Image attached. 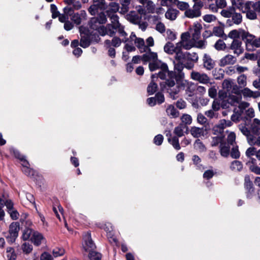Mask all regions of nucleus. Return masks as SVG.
Instances as JSON below:
<instances>
[{
    "label": "nucleus",
    "instance_id": "1",
    "mask_svg": "<svg viewBox=\"0 0 260 260\" xmlns=\"http://www.w3.org/2000/svg\"><path fill=\"white\" fill-rule=\"evenodd\" d=\"M180 60H178L179 62L175 64L174 69L175 71H177V75H176V72H169L168 70V72L166 73V75H167L169 77L168 79L166 81L160 83V86L162 90H166L170 94L171 98L175 100L176 98V95L179 92L178 88L177 89H175L174 91L172 90V87L175 86V81L178 82L180 80H181L183 76V74L181 72L182 70L183 69L182 64L180 63ZM178 83V82H177Z\"/></svg>",
    "mask_w": 260,
    "mask_h": 260
},
{
    "label": "nucleus",
    "instance_id": "2",
    "mask_svg": "<svg viewBox=\"0 0 260 260\" xmlns=\"http://www.w3.org/2000/svg\"><path fill=\"white\" fill-rule=\"evenodd\" d=\"M202 28V25L196 22L189 28L188 31L181 35V36L186 35L185 36V43L190 45V49L193 47L201 49L205 48L206 42L203 40H199Z\"/></svg>",
    "mask_w": 260,
    "mask_h": 260
},
{
    "label": "nucleus",
    "instance_id": "3",
    "mask_svg": "<svg viewBox=\"0 0 260 260\" xmlns=\"http://www.w3.org/2000/svg\"><path fill=\"white\" fill-rule=\"evenodd\" d=\"M142 59L144 63L151 61L149 64V68L151 71L160 69L161 71L158 73L159 78L161 79L166 78V73L168 72V66L167 64L157 59L156 53L150 52L148 53L144 54L142 55Z\"/></svg>",
    "mask_w": 260,
    "mask_h": 260
},
{
    "label": "nucleus",
    "instance_id": "4",
    "mask_svg": "<svg viewBox=\"0 0 260 260\" xmlns=\"http://www.w3.org/2000/svg\"><path fill=\"white\" fill-rule=\"evenodd\" d=\"M185 36L186 35L181 36V41L175 45L171 42L167 43L164 47V51L169 54H175V58L177 60L183 59L185 56L182 51V48L188 50L190 46L189 44L185 43Z\"/></svg>",
    "mask_w": 260,
    "mask_h": 260
},
{
    "label": "nucleus",
    "instance_id": "5",
    "mask_svg": "<svg viewBox=\"0 0 260 260\" xmlns=\"http://www.w3.org/2000/svg\"><path fill=\"white\" fill-rule=\"evenodd\" d=\"M260 13V3H252L250 1L247 2L245 9L243 10L242 13H246V17L249 20H255L257 18L256 13Z\"/></svg>",
    "mask_w": 260,
    "mask_h": 260
},
{
    "label": "nucleus",
    "instance_id": "6",
    "mask_svg": "<svg viewBox=\"0 0 260 260\" xmlns=\"http://www.w3.org/2000/svg\"><path fill=\"white\" fill-rule=\"evenodd\" d=\"M108 16L110 18L111 24H108L107 26L106 27L108 30H110L115 32L114 30L111 29V27H112L113 29H115L118 32L121 37H126L127 34L124 30L123 26L119 23L117 15L115 14H112L108 15Z\"/></svg>",
    "mask_w": 260,
    "mask_h": 260
},
{
    "label": "nucleus",
    "instance_id": "7",
    "mask_svg": "<svg viewBox=\"0 0 260 260\" xmlns=\"http://www.w3.org/2000/svg\"><path fill=\"white\" fill-rule=\"evenodd\" d=\"M122 41L124 43L134 41L135 44L141 52L149 51L150 50L148 46L145 45L144 40L141 38H137L135 34L133 32L131 34L129 38L123 37V38L122 39Z\"/></svg>",
    "mask_w": 260,
    "mask_h": 260
},
{
    "label": "nucleus",
    "instance_id": "8",
    "mask_svg": "<svg viewBox=\"0 0 260 260\" xmlns=\"http://www.w3.org/2000/svg\"><path fill=\"white\" fill-rule=\"evenodd\" d=\"M98 20L99 19L95 18H92L91 19L90 27L92 29L96 30L102 36L108 35L111 36L114 34V31H112L110 30H108L107 27H104L102 24L99 25Z\"/></svg>",
    "mask_w": 260,
    "mask_h": 260
},
{
    "label": "nucleus",
    "instance_id": "9",
    "mask_svg": "<svg viewBox=\"0 0 260 260\" xmlns=\"http://www.w3.org/2000/svg\"><path fill=\"white\" fill-rule=\"evenodd\" d=\"M180 82L181 86L180 87L178 86H174L173 87H172V90L174 91L175 89H177L178 88L179 90L180 88H183V89L185 90L186 94L189 96H191L193 95L195 89V86L194 84L190 82L183 79H181L180 80Z\"/></svg>",
    "mask_w": 260,
    "mask_h": 260
},
{
    "label": "nucleus",
    "instance_id": "10",
    "mask_svg": "<svg viewBox=\"0 0 260 260\" xmlns=\"http://www.w3.org/2000/svg\"><path fill=\"white\" fill-rule=\"evenodd\" d=\"M244 41L248 49L251 50L253 48L260 47V37L256 38L254 36L250 34L248 31L247 35H246Z\"/></svg>",
    "mask_w": 260,
    "mask_h": 260
},
{
    "label": "nucleus",
    "instance_id": "11",
    "mask_svg": "<svg viewBox=\"0 0 260 260\" xmlns=\"http://www.w3.org/2000/svg\"><path fill=\"white\" fill-rule=\"evenodd\" d=\"M83 247L86 251L90 250V249L94 250L96 248V246L91 239L90 231H88L84 233L83 235Z\"/></svg>",
    "mask_w": 260,
    "mask_h": 260
},
{
    "label": "nucleus",
    "instance_id": "12",
    "mask_svg": "<svg viewBox=\"0 0 260 260\" xmlns=\"http://www.w3.org/2000/svg\"><path fill=\"white\" fill-rule=\"evenodd\" d=\"M242 100V96L241 94H231L227 98L228 103L225 104L223 101L221 104L222 108H227L229 107V105L237 106Z\"/></svg>",
    "mask_w": 260,
    "mask_h": 260
},
{
    "label": "nucleus",
    "instance_id": "13",
    "mask_svg": "<svg viewBox=\"0 0 260 260\" xmlns=\"http://www.w3.org/2000/svg\"><path fill=\"white\" fill-rule=\"evenodd\" d=\"M246 35H247V31L243 29L239 28L230 31L228 35V37L232 39L233 41L239 40L238 39L240 38H241L243 40H245Z\"/></svg>",
    "mask_w": 260,
    "mask_h": 260
},
{
    "label": "nucleus",
    "instance_id": "14",
    "mask_svg": "<svg viewBox=\"0 0 260 260\" xmlns=\"http://www.w3.org/2000/svg\"><path fill=\"white\" fill-rule=\"evenodd\" d=\"M190 77L192 80L198 81L202 84H206L210 81L209 77L205 73L192 71L190 74Z\"/></svg>",
    "mask_w": 260,
    "mask_h": 260
},
{
    "label": "nucleus",
    "instance_id": "15",
    "mask_svg": "<svg viewBox=\"0 0 260 260\" xmlns=\"http://www.w3.org/2000/svg\"><path fill=\"white\" fill-rule=\"evenodd\" d=\"M232 125V122L230 120H226L225 119L220 120L219 123L213 128V133L215 135L218 134H221L223 132L224 128L231 126Z\"/></svg>",
    "mask_w": 260,
    "mask_h": 260
},
{
    "label": "nucleus",
    "instance_id": "16",
    "mask_svg": "<svg viewBox=\"0 0 260 260\" xmlns=\"http://www.w3.org/2000/svg\"><path fill=\"white\" fill-rule=\"evenodd\" d=\"M230 49L232 50L233 53L237 56L241 54L244 51L242 46V42L241 40L233 41L231 44Z\"/></svg>",
    "mask_w": 260,
    "mask_h": 260
},
{
    "label": "nucleus",
    "instance_id": "17",
    "mask_svg": "<svg viewBox=\"0 0 260 260\" xmlns=\"http://www.w3.org/2000/svg\"><path fill=\"white\" fill-rule=\"evenodd\" d=\"M71 16V20L76 25H79L83 20L86 19V13L85 11L82 10L79 12L73 13L72 12Z\"/></svg>",
    "mask_w": 260,
    "mask_h": 260
},
{
    "label": "nucleus",
    "instance_id": "18",
    "mask_svg": "<svg viewBox=\"0 0 260 260\" xmlns=\"http://www.w3.org/2000/svg\"><path fill=\"white\" fill-rule=\"evenodd\" d=\"M85 28L82 26L79 27L80 32L81 40L80 46L83 48H86L90 45V38L87 33L84 32Z\"/></svg>",
    "mask_w": 260,
    "mask_h": 260
},
{
    "label": "nucleus",
    "instance_id": "19",
    "mask_svg": "<svg viewBox=\"0 0 260 260\" xmlns=\"http://www.w3.org/2000/svg\"><path fill=\"white\" fill-rule=\"evenodd\" d=\"M236 61V58L234 56L228 54L220 60L219 64L221 67H224L229 64H233L235 63Z\"/></svg>",
    "mask_w": 260,
    "mask_h": 260
},
{
    "label": "nucleus",
    "instance_id": "20",
    "mask_svg": "<svg viewBox=\"0 0 260 260\" xmlns=\"http://www.w3.org/2000/svg\"><path fill=\"white\" fill-rule=\"evenodd\" d=\"M241 93L245 98H253L256 99L260 96V92L252 91L248 88H244L241 90Z\"/></svg>",
    "mask_w": 260,
    "mask_h": 260
},
{
    "label": "nucleus",
    "instance_id": "21",
    "mask_svg": "<svg viewBox=\"0 0 260 260\" xmlns=\"http://www.w3.org/2000/svg\"><path fill=\"white\" fill-rule=\"evenodd\" d=\"M126 19L129 22L134 24H139L141 17L135 11H131L126 15Z\"/></svg>",
    "mask_w": 260,
    "mask_h": 260
},
{
    "label": "nucleus",
    "instance_id": "22",
    "mask_svg": "<svg viewBox=\"0 0 260 260\" xmlns=\"http://www.w3.org/2000/svg\"><path fill=\"white\" fill-rule=\"evenodd\" d=\"M64 14H59V21L62 23H65L69 20V17L72 15V9L69 7H66L63 9Z\"/></svg>",
    "mask_w": 260,
    "mask_h": 260
},
{
    "label": "nucleus",
    "instance_id": "23",
    "mask_svg": "<svg viewBox=\"0 0 260 260\" xmlns=\"http://www.w3.org/2000/svg\"><path fill=\"white\" fill-rule=\"evenodd\" d=\"M231 1L234 9H238L242 12L245 9L247 2H245L244 0H231Z\"/></svg>",
    "mask_w": 260,
    "mask_h": 260
},
{
    "label": "nucleus",
    "instance_id": "24",
    "mask_svg": "<svg viewBox=\"0 0 260 260\" xmlns=\"http://www.w3.org/2000/svg\"><path fill=\"white\" fill-rule=\"evenodd\" d=\"M245 187L247 191V196L248 198H251L252 194L254 192V188L252 182L250 180L249 177H245Z\"/></svg>",
    "mask_w": 260,
    "mask_h": 260
},
{
    "label": "nucleus",
    "instance_id": "25",
    "mask_svg": "<svg viewBox=\"0 0 260 260\" xmlns=\"http://www.w3.org/2000/svg\"><path fill=\"white\" fill-rule=\"evenodd\" d=\"M203 60L204 66L206 69L210 70L214 68V61L209 55L205 54Z\"/></svg>",
    "mask_w": 260,
    "mask_h": 260
},
{
    "label": "nucleus",
    "instance_id": "26",
    "mask_svg": "<svg viewBox=\"0 0 260 260\" xmlns=\"http://www.w3.org/2000/svg\"><path fill=\"white\" fill-rule=\"evenodd\" d=\"M152 81L150 83V84L148 85L147 87V92L149 94L151 95L154 93L157 90V84L154 83V78L159 77L158 74L155 75L153 74L151 76Z\"/></svg>",
    "mask_w": 260,
    "mask_h": 260
},
{
    "label": "nucleus",
    "instance_id": "27",
    "mask_svg": "<svg viewBox=\"0 0 260 260\" xmlns=\"http://www.w3.org/2000/svg\"><path fill=\"white\" fill-rule=\"evenodd\" d=\"M178 13L179 11L177 10L170 8L166 12L165 17L171 21L175 20L178 15Z\"/></svg>",
    "mask_w": 260,
    "mask_h": 260
},
{
    "label": "nucleus",
    "instance_id": "28",
    "mask_svg": "<svg viewBox=\"0 0 260 260\" xmlns=\"http://www.w3.org/2000/svg\"><path fill=\"white\" fill-rule=\"evenodd\" d=\"M43 239L44 237L41 234L38 232H34L30 240L35 245L39 246L41 244V241Z\"/></svg>",
    "mask_w": 260,
    "mask_h": 260
},
{
    "label": "nucleus",
    "instance_id": "29",
    "mask_svg": "<svg viewBox=\"0 0 260 260\" xmlns=\"http://www.w3.org/2000/svg\"><path fill=\"white\" fill-rule=\"evenodd\" d=\"M184 14L188 18H193L199 17L201 15V11L197 10L194 8L188 9L185 11Z\"/></svg>",
    "mask_w": 260,
    "mask_h": 260
},
{
    "label": "nucleus",
    "instance_id": "30",
    "mask_svg": "<svg viewBox=\"0 0 260 260\" xmlns=\"http://www.w3.org/2000/svg\"><path fill=\"white\" fill-rule=\"evenodd\" d=\"M166 113L169 116L172 118L177 117L179 114L178 110L172 105H170L167 107Z\"/></svg>",
    "mask_w": 260,
    "mask_h": 260
},
{
    "label": "nucleus",
    "instance_id": "31",
    "mask_svg": "<svg viewBox=\"0 0 260 260\" xmlns=\"http://www.w3.org/2000/svg\"><path fill=\"white\" fill-rule=\"evenodd\" d=\"M18 231L17 229H10L9 233L6 236L8 241L11 243H13L18 236Z\"/></svg>",
    "mask_w": 260,
    "mask_h": 260
},
{
    "label": "nucleus",
    "instance_id": "32",
    "mask_svg": "<svg viewBox=\"0 0 260 260\" xmlns=\"http://www.w3.org/2000/svg\"><path fill=\"white\" fill-rule=\"evenodd\" d=\"M251 129L254 134L259 135L260 134V120L254 118L251 124Z\"/></svg>",
    "mask_w": 260,
    "mask_h": 260
},
{
    "label": "nucleus",
    "instance_id": "33",
    "mask_svg": "<svg viewBox=\"0 0 260 260\" xmlns=\"http://www.w3.org/2000/svg\"><path fill=\"white\" fill-rule=\"evenodd\" d=\"M230 146L228 144L223 142L220 144V153L221 156L227 157L229 155Z\"/></svg>",
    "mask_w": 260,
    "mask_h": 260
},
{
    "label": "nucleus",
    "instance_id": "34",
    "mask_svg": "<svg viewBox=\"0 0 260 260\" xmlns=\"http://www.w3.org/2000/svg\"><path fill=\"white\" fill-rule=\"evenodd\" d=\"M194 148L199 152L202 153L206 151V148L204 144L199 139L197 140L193 144Z\"/></svg>",
    "mask_w": 260,
    "mask_h": 260
},
{
    "label": "nucleus",
    "instance_id": "35",
    "mask_svg": "<svg viewBox=\"0 0 260 260\" xmlns=\"http://www.w3.org/2000/svg\"><path fill=\"white\" fill-rule=\"evenodd\" d=\"M190 133L192 136L195 138H198L204 135V131L203 128L194 126L191 127Z\"/></svg>",
    "mask_w": 260,
    "mask_h": 260
},
{
    "label": "nucleus",
    "instance_id": "36",
    "mask_svg": "<svg viewBox=\"0 0 260 260\" xmlns=\"http://www.w3.org/2000/svg\"><path fill=\"white\" fill-rule=\"evenodd\" d=\"M21 165L22 167V170L23 172H25L26 170H29V174L32 171V169L30 168V165L28 161L25 159V157L23 156L19 159Z\"/></svg>",
    "mask_w": 260,
    "mask_h": 260
},
{
    "label": "nucleus",
    "instance_id": "37",
    "mask_svg": "<svg viewBox=\"0 0 260 260\" xmlns=\"http://www.w3.org/2000/svg\"><path fill=\"white\" fill-rule=\"evenodd\" d=\"M159 19L158 16L156 17L155 29L159 32L162 34L166 31V26L163 23L158 21Z\"/></svg>",
    "mask_w": 260,
    "mask_h": 260
},
{
    "label": "nucleus",
    "instance_id": "38",
    "mask_svg": "<svg viewBox=\"0 0 260 260\" xmlns=\"http://www.w3.org/2000/svg\"><path fill=\"white\" fill-rule=\"evenodd\" d=\"M119 6L118 4L112 2L109 5L108 10L107 11L108 15L115 14L119 10Z\"/></svg>",
    "mask_w": 260,
    "mask_h": 260
},
{
    "label": "nucleus",
    "instance_id": "39",
    "mask_svg": "<svg viewBox=\"0 0 260 260\" xmlns=\"http://www.w3.org/2000/svg\"><path fill=\"white\" fill-rule=\"evenodd\" d=\"M230 168L234 171H240L243 168V165L240 161L234 160L232 162Z\"/></svg>",
    "mask_w": 260,
    "mask_h": 260
},
{
    "label": "nucleus",
    "instance_id": "40",
    "mask_svg": "<svg viewBox=\"0 0 260 260\" xmlns=\"http://www.w3.org/2000/svg\"><path fill=\"white\" fill-rule=\"evenodd\" d=\"M89 251L88 257L90 260H101V254L94 251L93 250H88Z\"/></svg>",
    "mask_w": 260,
    "mask_h": 260
},
{
    "label": "nucleus",
    "instance_id": "41",
    "mask_svg": "<svg viewBox=\"0 0 260 260\" xmlns=\"http://www.w3.org/2000/svg\"><path fill=\"white\" fill-rule=\"evenodd\" d=\"M168 142L172 145L173 147L176 150L180 149V146L179 143L178 138L176 137H173L172 138L169 137L168 138Z\"/></svg>",
    "mask_w": 260,
    "mask_h": 260
},
{
    "label": "nucleus",
    "instance_id": "42",
    "mask_svg": "<svg viewBox=\"0 0 260 260\" xmlns=\"http://www.w3.org/2000/svg\"><path fill=\"white\" fill-rule=\"evenodd\" d=\"M233 22L236 24H239L242 22V16L239 13L235 12L232 14V16Z\"/></svg>",
    "mask_w": 260,
    "mask_h": 260
},
{
    "label": "nucleus",
    "instance_id": "43",
    "mask_svg": "<svg viewBox=\"0 0 260 260\" xmlns=\"http://www.w3.org/2000/svg\"><path fill=\"white\" fill-rule=\"evenodd\" d=\"M226 47V44L222 40H218L214 44V48L218 51L224 50Z\"/></svg>",
    "mask_w": 260,
    "mask_h": 260
},
{
    "label": "nucleus",
    "instance_id": "44",
    "mask_svg": "<svg viewBox=\"0 0 260 260\" xmlns=\"http://www.w3.org/2000/svg\"><path fill=\"white\" fill-rule=\"evenodd\" d=\"M33 231L31 229H25L23 232L22 238L24 240H27L29 239L31 240V237L32 236Z\"/></svg>",
    "mask_w": 260,
    "mask_h": 260
},
{
    "label": "nucleus",
    "instance_id": "45",
    "mask_svg": "<svg viewBox=\"0 0 260 260\" xmlns=\"http://www.w3.org/2000/svg\"><path fill=\"white\" fill-rule=\"evenodd\" d=\"M213 34L218 37H222L224 35L223 28L221 26H215L213 29Z\"/></svg>",
    "mask_w": 260,
    "mask_h": 260
},
{
    "label": "nucleus",
    "instance_id": "46",
    "mask_svg": "<svg viewBox=\"0 0 260 260\" xmlns=\"http://www.w3.org/2000/svg\"><path fill=\"white\" fill-rule=\"evenodd\" d=\"M233 82L232 80L226 79L223 81L222 87L226 91H230L232 88Z\"/></svg>",
    "mask_w": 260,
    "mask_h": 260
},
{
    "label": "nucleus",
    "instance_id": "47",
    "mask_svg": "<svg viewBox=\"0 0 260 260\" xmlns=\"http://www.w3.org/2000/svg\"><path fill=\"white\" fill-rule=\"evenodd\" d=\"M227 142L229 145H233L236 140V134L234 132L227 131Z\"/></svg>",
    "mask_w": 260,
    "mask_h": 260
},
{
    "label": "nucleus",
    "instance_id": "48",
    "mask_svg": "<svg viewBox=\"0 0 260 260\" xmlns=\"http://www.w3.org/2000/svg\"><path fill=\"white\" fill-rule=\"evenodd\" d=\"M185 128V125L183 124H180L175 128L174 133L178 137H182L183 135V130Z\"/></svg>",
    "mask_w": 260,
    "mask_h": 260
},
{
    "label": "nucleus",
    "instance_id": "49",
    "mask_svg": "<svg viewBox=\"0 0 260 260\" xmlns=\"http://www.w3.org/2000/svg\"><path fill=\"white\" fill-rule=\"evenodd\" d=\"M242 113V111H239L238 109H235L234 110V113L231 116V119L233 121H238Z\"/></svg>",
    "mask_w": 260,
    "mask_h": 260
},
{
    "label": "nucleus",
    "instance_id": "50",
    "mask_svg": "<svg viewBox=\"0 0 260 260\" xmlns=\"http://www.w3.org/2000/svg\"><path fill=\"white\" fill-rule=\"evenodd\" d=\"M22 249L26 254H28L32 250V246L30 244L25 242L22 245Z\"/></svg>",
    "mask_w": 260,
    "mask_h": 260
},
{
    "label": "nucleus",
    "instance_id": "51",
    "mask_svg": "<svg viewBox=\"0 0 260 260\" xmlns=\"http://www.w3.org/2000/svg\"><path fill=\"white\" fill-rule=\"evenodd\" d=\"M223 137L221 136H215L212 138L211 141V145L212 146H216L219 143H223Z\"/></svg>",
    "mask_w": 260,
    "mask_h": 260
},
{
    "label": "nucleus",
    "instance_id": "52",
    "mask_svg": "<svg viewBox=\"0 0 260 260\" xmlns=\"http://www.w3.org/2000/svg\"><path fill=\"white\" fill-rule=\"evenodd\" d=\"M231 156L233 158H238L240 156V153L237 146H234L232 149Z\"/></svg>",
    "mask_w": 260,
    "mask_h": 260
},
{
    "label": "nucleus",
    "instance_id": "53",
    "mask_svg": "<svg viewBox=\"0 0 260 260\" xmlns=\"http://www.w3.org/2000/svg\"><path fill=\"white\" fill-rule=\"evenodd\" d=\"M181 120L185 124H190L192 122V118L190 115L184 114L181 117Z\"/></svg>",
    "mask_w": 260,
    "mask_h": 260
},
{
    "label": "nucleus",
    "instance_id": "54",
    "mask_svg": "<svg viewBox=\"0 0 260 260\" xmlns=\"http://www.w3.org/2000/svg\"><path fill=\"white\" fill-rule=\"evenodd\" d=\"M93 4L96 5L99 10H103L105 8V0H93Z\"/></svg>",
    "mask_w": 260,
    "mask_h": 260
},
{
    "label": "nucleus",
    "instance_id": "55",
    "mask_svg": "<svg viewBox=\"0 0 260 260\" xmlns=\"http://www.w3.org/2000/svg\"><path fill=\"white\" fill-rule=\"evenodd\" d=\"M204 21L207 23H211L216 20V17L212 14H206L203 17Z\"/></svg>",
    "mask_w": 260,
    "mask_h": 260
},
{
    "label": "nucleus",
    "instance_id": "56",
    "mask_svg": "<svg viewBox=\"0 0 260 260\" xmlns=\"http://www.w3.org/2000/svg\"><path fill=\"white\" fill-rule=\"evenodd\" d=\"M246 76L244 75H241L237 79L239 85L242 87H244L246 85Z\"/></svg>",
    "mask_w": 260,
    "mask_h": 260
},
{
    "label": "nucleus",
    "instance_id": "57",
    "mask_svg": "<svg viewBox=\"0 0 260 260\" xmlns=\"http://www.w3.org/2000/svg\"><path fill=\"white\" fill-rule=\"evenodd\" d=\"M215 173L212 170H206L203 174V178L207 180L210 179L213 177Z\"/></svg>",
    "mask_w": 260,
    "mask_h": 260
},
{
    "label": "nucleus",
    "instance_id": "58",
    "mask_svg": "<svg viewBox=\"0 0 260 260\" xmlns=\"http://www.w3.org/2000/svg\"><path fill=\"white\" fill-rule=\"evenodd\" d=\"M52 252L54 257H57L63 255L65 251L62 248H56L53 250Z\"/></svg>",
    "mask_w": 260,
    "mask_h": 260
},
{
    "label": "nucleus",
    "instance_id": "59",
    "mask_svg": "<svg viewBox=\"0 0 260 260\" xmlns=\"http://www.w3.org/2000/svg\"><path fill=\"white\" fill-rule=\"evenodd\" d=\"M51 12L52 13V17L53 18H55L59 15V13L57 11V7L54 4H51L50 6Z\"/></svg>",
    "mask_w": 260,
    "mask_h": 260
},
{
    "label": "nucleus",
    "instance_id": "60",
    "mask_svg": "<svg viewBox=\"0 0 260 260\" xmlns=\"http://www.w3.org/2000/svg\"><path fill=\"white\" fill-rule=\"evenodd\" d=\"M10 151L16 158L20 159L21 157L23 156V155L21 154L18 150L14 147H11L10 148Z\"/></svg>",
    "mask_w": 260,
    "mask_h": 260
},
{
    "label": "nucleus",
    "instance_id": "61",
    "mask_svg": "<svg viewBox=\"0 0 260 260\" xmlns=\"http://www.w3.org/2000/svg\"><path fill=\"white\" fill-rule=\"evenodd\" d=\"M194 2L193 8L197 9V10L200 11L201 9L204 6V3L202 0H192Z\"/></svg>",
    "mask_w": 260,
    "mask_h": 260
},
{
    "label": "nucleus",
    "instance_id": "62",
    "mask_svg": "<svg viewBox=\"0 0 260 260\" xmlns=\"http://www.w3.org/2000/svg\"><path fill=\"white\" fill-rule=\"evenodd\" d=\"M164 137L162 135L159 134L156 135L154 139H153V142L156 145H160L163 141Z\"/></svg>",
    "mask_w": 260,
    "mask_h": 260
},
{
    "label": "nucleus",
    "instance_id": "63",
    "mask_svg": "<svg viewBox=\"0 0 260 260\" xmlns=\"http://www.w3.org/2000/svg\"><path fill=\"white\" fill-rule=\"evenodd\" d=\"M208 95L211 98H214L217 95V89L215 86H212L208 90Z\"/></svg>",
    "mask_w": 260,
    "mask_h": 260
},
{
    "label": "nucleus",
    "instance_id": "64",
    "mask_svg": "<svg viewBox=\"0 0 260 260\" xmlns=\"http://www.w3.org/2000/svg\"><path fill=\"white\" fill-rule=\"evenodd\" d=\"M40 260H53V257L48 252H44L41 255Z\"/></svg>",
    "mask_w": 260,
    "mask_h": 260
}]
</instances>
